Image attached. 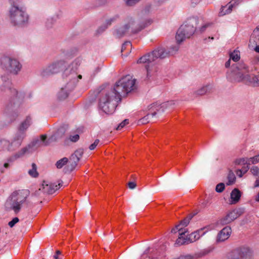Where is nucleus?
Instances as JSON below:
<instances>
[{
	"instance_id": "obj_24",
	"label": "nucleus",
	"mask_w": 259,
	"mask_h": 259,
	"mask_svg": "<svg viewBox=\"0 0 259 259\" xmlns=\"http://www.w3.org/2000/svg\"><path fill=\"white\" fill-rule=\"evenodd\" d=\"M187 231L184 229V231L180 233L178 238L177 239L175 244L180 246L185 244H189L188 235L186 234Z\"/></svg>"
},
{
	"instance_id": "obj_41",
	"label": "nucleus",
	"mask_w": 259,
	"mask_h": 259,
	"mask_svg": "<svg viewBox=\"0 0 259 259\" xmlns=\"http://www.w3.org/2000/svg\"><path fill=\"white\" fill-rule=\"evenodd\" d=\"M127 5L132 6L139 2L140 0H125Z\"/></svg>"
},
{
	"instance_id": "obj_31",
	"label": "nucleus",
	"mask_w": 259,
	"mask_h": 259,
	"mask_svg": "<svg viewBox=\"0 0 259 259\" xmlns=\"http://www.w3.org/2000/svg\"><path fill=\"white\" fill-rule=\"evenodd\" d=\"M210 85H206L204 87H203L199 90H198L196 93L195 95L196 96H202L204 95L205 93H206L208 92V89H210Z\"/></svg>"
},
{
	"instance_id": "obj_8",
	"label": "nucleus",
	"mask_w": 259,
	"mask_h": 259,
	"mask_svg": "<svg viewBox=\"0 0 259 259\" xmlns=\"http://www.w3.org/2000/svg\"><path fill=\"white\" fill-rule=\"evenodd\" d=\"M1 62L4 69L15 74H17L22 67L21 65L17 59L7 56L2 58Z\"/></svg>"
},
{
	"instance_id": "obj_21",
	"label": "nucleus",
	"mask_w": 259,
	"mask_h": 259,
	"mask_svg": "<svg viewBox=\"0 0 259 259\" xmlns=\"http://www.w3.org/2000/svg\"><path fill=\"white\" fill-rule=\"evenodd\" d=\"M238 4L239 2L237 3L236 1H231L226 6H222L219 12V16H223L226 14H230L232 11V8Z\"/></svg>"
},
{
	"instance_id": "obj_40",
	"label": "nucleus",
	"mask_w": 259,
	"mask_h": 259,
	"mask_svg": "<svg viewBox=\"0 0 259 259\" xmlns=\"http://www.w3.org/2000/svg\"><path fill=\"white\" fill-rule=\"evenodd\" d=\"M19 220L18 218H14L11 221H10L8 225L11 227L12 228L14 226V225L19 222Z\"/></svg>"
},
{
	"instance_id": "obj_39",
	"label": "nucleus",
	"mask_w": 259,
	"mask_h": 259,
	"mask_svg": "<svg viewBox=\"0 0 259 259\" xmlns=\"http://www.w3.org/2000/svg\"><path fill=\"white\" fill-rule=\"evenodd\" d=\"M127 124H128V119H124L116 127V130H121L125 125H126Z\"/></svg>"
},
{
	"instance_id": "obj_12",
	"label": "nucleus",
	"mask_w": 259,
	"mask_h": 259,
	"mask_svg": "<svg viewBox=\"0 0 259 259\" xmlns=\"http://www.w3.org/2000/svg\"><path fill=\"white\" fill-rule=\"evenodd\" d=\"M46 139L47 136L46 135H41L40 139L34 140L31 143V145H29L27 147H23L17 152L14 155L15 158L16 159L23 156L28 152L29 148L31 146L36 147L37 148L41 146L47 145L48 143L47 141H46Z\"/></svg>"
},
{
	"instance_id": "obj_49",
	"label": "nucleus",
	"mask_w": 259,
	"mask_h": 259,
	"mask_svg": "<svg viewBox=\"0 0 259 259\" xmlns=\"http://www.w3.org/2000/svg\"><path fill=\"white\" fill-rule=\"evenodd\" d=\"M230 62L231 60L230 59L228 60L226 63H225V67L226 68H228L230 66Z\"/></svg>"
},
{
	"instance_id": "obj_19",
	"label": "nucleus",
	"mask_w": 259,
	"mask_h": 259,
	"mask_svg": "<svg viewBox=\"0 0 259 259\" xmlns=\"http://www.w3.org/2000/svg\"><path fill=\"white\" fill-rule=\"evenodd\" d=\"M231 228L230 227L227 226L224 227L218 233L217 237V242H223L229 238L231 234Z\"/></svg>"
},
{
	"instance_id": "obj_59",
	"label": "nucleus",
	"mask_w": 259,
	"mask_h": 259,
	"mask_svg": "<svg viewBox=\"0 0 259 259\" xmlns=\"http://www.w3.org/2000/svg\"><path fill=\"white\" fill-rule=\"evenodd\" d=\"M257 60L259 61V56L256 57Z\"/></svg>"
},
{
	"instance_id": "obj_3",
	"label": "nucleus",
	"mask_w": 259,
	"mask_h": 259,
	"mask_svg": "<svg viewBox=\"0 0 259 259\" xmlns=\"http://www.w3.org/2000/svg\"><path fill=\"white\" fill-rule=\"evenodd\" d=\"M30 194L28 190H19L14 192L6 202V206L17 213L21 208V205L26 202Z\"/></svg>"
},
{
	"instance_id": "obj_48",
	"label": "nucleus",
	"mask_w": 259,
	"mask_h": 259,
	"mask_svg": "<svg viewBox=\"0 0 259 259\" xmlns=\"http://www.w3.org/2000/svg\"><path fill=\"white\" fill-rule=\"evenodd\" d=\"M259 187V177L257 178L254 184V187Z\"/></svg>"
},
{
	"instance_id": "obj_16",
	"label": "nucleus",
	"mask_w": 259,
	"mask_h": 259,
	"mask_svg": "<svg viewBox=\"0 0 259 259\" xmlns=\"http://www.w3.org/2000/svg\"><path fill=\"white\" fill-rule=\"evenodd\" d=\"M60 188V184H57L55 183L48 184L47 182L44 181L39 190H41L44 193L52 194Z\"/></svg>"
},
{
	"instance_id": "obj_11",
	"label": "nucleus",
	"mask_w": 259,
	"mask_h": 259,
	"mask_svg": "<svg viewBox=\"0 0 259 259\" xmlns=\"http://www.w3.org/2000/svg\"><path fill=\"white\" fill-rule=\"evenodd\" d=\"M172 104H174V102L173 101H170L167 102L166 103H163L161 104H159L156 103L150 105L149 108L148 113L146 116L140 119L139 121V123L141 124H146L148 123V118L150 115H151L152 116H153L155 115L157 111L161 110L162 112H163L164 111L163 108L164 107H167L168 105Z\"/></svg>"
},
{
	"instance_id": "obj_1",
	"label": "nucleus",
	"mask_w": 259,
	"mask_h": 259,
	"mask_svg": "<svg viewBox=\"0 0 259 259\" xmlns=\"http://www.w3.org/2000/svg\"><path fill=\"white\" fill-rule=\"evenodd\" d=\"M136 80L130 75L122 77L113 89H102L99 92V106L108 114L114 112L117 104L127 94L136 89Z\"/></svg>"
},
{
	"instance_id": "obj_54",
	"label": "nucleus",
	"mask_w": 259,
	"mask_h": 259,
	"mask_svg": "<svg viewBox=\"0 0 259 259\" xmlns=\"http://www.w3.org/2000/svg\"><path fill=\"white\" fill-rule=\"evenodd\" d=\"M106 28H107L106 27H105L104 28V29H102V30H101V29H102V28H101H101H99L98 29V32H99L100 31H104V30Z\"/></svg>"
},
{
	"instance_id": "obj_53",
	"label": "nucleus",
	"mask_w": 259,
	"mask_h": 259,
	"mask_svg": "<svg viewBox=\"0 0 259 259\" xmlns=\"http://www.w3.org/2000/svg\"><path fill=\"white\" fill-rule=\"evenodd\" d=\"M255 200L256 201H259V193L256 195L255 197Z\"/></svg>"
},
{
	"instance_id": "obj_7",
	"label": "nucleus",
	"mask_w": 259,
	"mask_h": 259,
	"mask_svg": "<svg viewBox=\"0 0 259 259\" xmlns=\"http://www.w3.org/2000/svg\"><path fill=\"white\" fill-rule=\"evenodd\" d=\"M173 54V51L166 52L163 48H158L152 53H149L141 57L137 61L138 63H149L158 58H165L168 54Z\"/></svg>"
},
{
	"instance_id": "obj_38",
	"label": "nucleus",
	"mask_w": 259,
	"mask_h": 259,
	"mask_svg": "<svg viewBox=\"0 0 259 259\" xmlns=\"http://www.w3.org/2000/svg\"><path fill=\"white\" fill-rule=\"evenodd\" d=\"M132 47V44L130 41L125 42L122 46L121 47V52H123L126 48L128 49H131Z\"/></svg>"
},
{
	"instance_id": "obj_6",
	"label": "nucleus",
	"mask_w": 259,
	"mask_h": 259,
	"mask_svg": "<svg viewBox=\"0 0 259 259\" xmlns=\"http://www.w3.org/2000/svg\"><path fill=\"white\" fill-rule=\"evenodd\" d=\"M198 19L191 18L188 19L178 30L176 39L178 44L192 35L196 30Z\"/></svg>"
},
{
	"instance_id": "obj_18",
	"label": "nucleus",
	"mask_w": 259,
	"mask_h": 259,
	"mask_svg": "<svg viewBox=\"0 0 259 259\" xmlns=\"http://www.w3.org/2000/svg\"><path fill=\"white\" fill-rule=\"evenodd\" d=\"M15 140L13 139L11 142L9 141L3 139L0 140V151L7 150L8 151H14L19 147H16L14 145Z\"/></svg>"
},
{
	"instance_id": "obj_2",
	"label": "nucleus",
	"mask_w": 259,
	"mask_h": 259,
	"mask_svg": "<svg viewBox=\"0 0 259 259\" xmlns=\"http://www.w3.org/2000/svg\"><path fill=\"white\" fill-rule=\"evenodd\" d=\"M227 77L232 82L243 81L253 86H259V75L253 76L249 74L248 69L243 63L239 64L231 72H228Z\"/></svg>"
},
{
	"instance_id": "obj_51",
	"label": "nucleus",
	"mask_w": 259,
	"mask_h": 259,
	"mask_svg": "<svg viewBox=\"0 0 259 259\" xmlns=\"http://www.w3.org/2000/svg\"><path fill=\"white\" fill-rule=\"evenodd\" d=\"M254 50L256 52L259 53V45L256 46L254 48Z\"/></svg>"
},
{
	"instance_id": "obj_10",
	"label": "nucleus",
	"mask_w": 259,
	"mask_h": 259,
	"mask_svg": "<svg viewBox=\"0 0 259 259\" xmlns=\"http://www.w3.org/2000/svg\"><path fill=\"white\" fill-rule=\"evenodd\" d=\"M228 259H252L251 250L247 247H240L230 252Z\"/></svg>"
},
{
	"instance_id": "obj_50",
	"label": "nucleus",
	"mask_w": 259,
	"mask_h": 259,
	"mask_svg": "<svg viewBox=\"0 0 259 259\" xmlns=\"http://www.w3.org/2000/svg\"><path fill=\"white\" fill-rule=\"evenodd\" d=\"M201 0H191L192 3L195 4V5L198 3Z\"/></svg>"
},
{
	"instance_id": "obj_29",
	"label": "nucleus",
	"mask_w": 259,
	"mask_h": 259,
	"mask_svg": "<svg viewBox=\"0 0 259 259\" xmlns=\"http://www.w3.org/2000/svg\"><path fill=\"white\" fill-rule=\"evenodd\" d=\"M228 182H227V185H231L234 184L236 181V177L233 172L230 170L229 172L227 177Z\"/></svg>"
},
{
	"instance_id": "obj_55",
	"label": "nucleus",
	"mask_w": 259,
	"mask_h": 259,
	"mask_svg": "<svg viewBox=\"0 0 259 259\" xmlns=\"http://www.w3.org/2000/svg\"><path fill=\"white\" fill-rule=\"evenodd\" d=\"M174 52H176L178 50V47H175L172 48Z\"/></svg>"
},
{
	"instance_id": "obj_14",
	"label": "nucleus",
	"mask_w": 259,
	"mask_h": 259,
	"mask_svg": "<svg viewBox=\"0 0 259 259\" xmlns=\"http://www.w3.org/2000/svg\"><path fill=\"white\" fill-rule=\"evenodd\" d=\"M66 67V63L63 60L54 62L49 65L44 71V75H49L59 72Z\"/></svg>"
},
{
	"instance_id": "obj_52",
	"label": "nucleus",
	"mask_w": 259,
	"mask_h": 259,
	"mask_svg": "<svg viewBox=\"0 0 259 259\" xmlns=\"http://www.w3.org/2000/svg\"><path fill=\"white\" fill-rule=\"evenodd\" d=\"M146 68L147 69V75H149L150 73V70L149 68V67H148L147 66H146Z\"/></svg>"
},
{
	"instance_id": "obj_9",
	"label": "nucleus",
	"mask_w": 259,
	"mask_h": 259,
	"mask_svg": "<svg viewBox=\"0 0 259 259\" xmlns=\"http://www.w3.org/2000/svg\"><path fill=\"white\" fill-rule=\"evenodd\" d=\"M30 123L31 118L29 116H28L20 125L17 132L15 134L14 137L15 140L14 145L16 147H20L21 146L26 136V131L30 125Z\"/></svg>"
},
{
	"instance_id": "obj_44",
	"label": "nucleus",
	"mask_w": 259,
	"mask_h": 259,
	"mask_svg": "<svg viewBox=\"0 0 259 259\" xmlns=\"http://www.w3.org/2000/svg\"><path fill=\"white\" fill-rule=\"evenodd\" d=\"M61 255V252L60 250H57L55 254L54 255V259H61L62 257L60 256Z\"/></svg>"
},
{
	"instance_id": "obj_13",
	"label": "nucleus",
	"mask_w": 259,
	"mask_h": 259,
	"mask_svg": "<svg viewBox=\"0 0 259 259\" xmlns=\"http://www.w3.org/2000/svg\"><path fill=\"white\" fill-rule=\"evenodd\" d=\"M243 212L242 209L240 208L229 211L225 216L219 220V223L222 225L228 224L238 218Z\"/></svg>"
},
{
	"instance_id": "obj_56",
	"label": "nucleus",
	"mask_w": 259,
	"mask_h": 259,
	"mask_svg": "<svg viewBox=\"0 0 259 259\" xmlns=\"http://www.w3.org/2000/svg\"><path fill=\"white\" fill-rule=\"evenodd\" d=\"M4 166L5 168H8L9 166V164L8 163H5Z\"/></svg>"
},
{
	"instance_id": "obj_43",
	"label": "nucleus",
	"mask_w": 259,
	"mask_h": 259,
	"mask_svg": "<svg viewBox=\"0 0 259 259\" xmlns=\"http://www.w3.org/2000/svg\"><path fill=\"white\" fill-rule=\"evenodd\" d=\"M79 136L77 134L70 136V140L73 142H75L79 140Z\"/></svg>"
},
{
	"instance_id": "obj_22",
	"label": "nucleus",
	"mask_w": 259,
	"mask_h": 259,
	"mask_svg": "<svg viewBox=\"0 0 259 259\" xmlns=\"http://www.w3.org/2000/svg\"><path fill=\"white\" fill-rule=\"evenodd\" d=\"M192 217L190 215L188 216L183 220L181 221L180 224L176 226L175 228L172 229L171 232L172 233H176L179 232V234L182 231H184L183 227H186L189 224L190 220L191 219Z\"/></svg>"
},
{
	"instance_id": "obj_33",
	"label": "nucleus",
	"mask_w": 259,
	"mask_h": 259,
	"mask_svg": "<svg viewBox=\"0 0 259 259\" xmlns=\"http://www.w3.org/2000/svg\"><path fill=\"white\" fill-rule=\"evenodd\" d=\"M68 92L64 88H62L61 91L58 93V98L60 100L66 99L68 96Z\"/></svg>"
},
{
	"instance_id": "obj_20",
	"label": "nucleus",
	"mask_w": 259,
	"mask_h": 259,
	"mask_svg": "<svg viewBox=\"0 0 259 259\" xmlns=\"http://www.w3.org/2000/svg\"><path fill=\"white\" fill-rule=\"evenodd\" d=\"M235 162L237 165L255 164L259 162V154L250 158H242L237 159Z\"/></svg>"
},
{
	"instance_id": "obj_23",
	"label": "nucleus",
	"mask_w": 259,
	"mask_h": 259,
	"mask_svg": "<svg viewBox=\"0 0 259 259\" xmlns=\"http://www.w3.org/2000/svg\"><path fill=\"white\" fill-rule=\"evenodd\" d=\"M1 90L7 92L8 94L17 97L18 92L16 89L12 88V83L10 81H5L4 84L1 87Z\"/></svg>"
},
{
	"instance_id": "obj_37",
	"label": "nucleus",
	"mask_w": 259,
	"mask_h": 259,
	"mask_svg": "<svg viewBox=\"0 0 259 259\" xmlns=\"http://www.w3.org/2000/svg\"><path fill=\"white\" fill-rule=\"evenodd\" d=\"M250 171L253 176H257L259 173V169L257 166H253L250 168Z\"/></svg>"
},
{
	"instance_id": "obj_35",
	"label": "nucleus",
	"mask_w": 259,
	"mask_h": 259,
	"mask_svg": "<svg viewBox=\"0 0 259 259\" xmlns=\"http://www.w3.org/2000/svg\"><path fill=\"white\" fill-rule=\"evenodd\" d=\"M212 26H213V23H209V22L206 23H205L204 24H203V25H202V26L200 28L199 31H200L201 32H204V31H205V30L206 29V28H209V27H211Z\"/></svg>"
},
{
	"instance_id": "obj_47",
	"label": "nucleus",
	"mask_w": 259,
	"mask_h": 259,
	"mask_svg": "<svg viewBox=\"0 0 259 259\" xmlns=\"http://www.w3.org/2000/svg\"><path fill=\"white\" fill-rule=\"evenodd\" d=\"M236 174L237 175V176L239 177H242V176L244 174H243V172H242V170H241V169H238L237 171H236Z\"/></svg>"
},
{
	"instance_id": "obj_42",
	"label": "nucleus",
	"mask_w": 259,
	"mask_h": 259,
	"mask_svg": "<svg viewBox=\"0 0 259 259\" xmlns=\"http://www.w3.org/2000/svg\"><path fill=\"white\" fill-rule=\"evenodd\" d=\"M99 143V140L97 139L95 141V142H94V143H93L92 144H91L90 147H89V148L91 150H93L94 149H95L96 148V147H97V146L98 145Z\"/></svg>"
},
{
	"instance_id": "obj_27",
	"label": "nucleus",
	"mask_w": 259,
	"mask_h": 259,
	"mask_svg": "<svg viewBox=\"0 0 259 259\" xmlns=\"http://www.w3.org/2000/svg\"><path fill=\"white\" fill-rule=\"evenodd\" d=\"M241 196V191L237 188L234 189L231 193V199L232 203L235 204L237 203Z\"/></svg>"
},
{
	"instance_id": "obj_15",
	"label": "nucleus",
	"mask_w": 259,
	"mask_h": 259,
	"mask_svg": "<svg viewBox=\"0 0 259 259\" xmlns=\"http://www.w3.org/2000/svg\"><path fill=\"white\" fill-rule=\"evenodd\" d=\"M83 154V149H78L71 155L70 158L69 163L67 165L68 169L69 171H71L74 169Z\"/></svg>"
},
{
	"instance_id": "obj_28",
	"label": "nucleus",
	"mask_w": 259,
	"mask_h": 259,
	"mask_svg": "<svg viewBox=\"0 0 259 259\" xmlns=\"http://www.w3.org/2000/svg\"><path fill=\"white\" fill-rule=\"evenodd\" d=\"M254 38L259 41V26L253 30V33L251 35L249 42L251 43V41L253 40L255 42V44H257V42L254 39Z\"/></svg>"
},
{
	"instance_id": "obj_45",
	"label": "nucleus",
	"mask_w": 259,
	"mask_h": 259,
	"mask_svg": "<svg viewBox=\"0 0 259 259\" xmlns=\"http://www.w3.org/2000/svg\"><path fill=\"white\" fill-rule=\"evenodd\" d=\"M137 185L136 183L133 182H130L128 183V186L129 188L133 189L136 188Z\"/></svg>"
},
{
	"instance_id": "obj_4",
	"label": "nucleus",
	"mask_w": 259,
	"mask_h": 259,
	"mask_svg": "<svg viewBox=\"0 0 259 259\" xmlns=\"http://www.w3.org/2000/svg\"><path fill=\"white\" fill-rule=\"evenodd\" d=\"M18 0H10L12 7L9 12L11 23L14 26H22L28 21V17L22 8H20L17 2Z\"/></svg>"
},
{
	"instance_id": "obj_32",
	"label": "nucleus",
	"mask_w": 259,
	"mask_h": 259,
	"mask_svg": "<svg viewBox=\"0 0 259 259\" xmlns=\"http://www.w3.org/2000/svg\"><path fill=\"white\" fill-rule=\"evenodd\" d=\"M68 161V158L66 157H64L60 160L57 161L56 163V167L58 168H62L65 164H66Z\"/></svg>"
},
{
	"instance_id": "obj_25",
	"label": "nucleus",
	"mask_w": 259,
	"mask_h": 259,
	"mask_svg": "<svg viewBox=\"0 0 259 259\" xmlns=\"http://www.w3.org/2000/svg\"><path fill=\"white\" fill-rule=\"evenodd\" d=\"M204 234L203 230L201 229L192 232L190 234H187L189 243L195 242L199 239L200 236L203 235Z\"/></svg>"
},
{
	"instance_id": "obj_46",
	"label": "nucleus",
	"mask_w": 259,
	"mask_h": 259,
	"mask_svg": "<svg viewBox=\"0 0 259 259\" xmlns=\"http://www.w3.org/2000/svg\"><path fill=\"white\" fill-rule=\"evenodd\" d=\"M246 166H244L241 169V170H242V172L243 174H245L249 169L248 165L249 164H246Z\"/></svg>"
},
{
	"instance_id": "obj_30",
	"label": "nucleus",
	"mask_w": 259,
	"mask_h": 259,
	"mask_svg": "<svg viewBox=\"0 0 259 259\" xmlns=\"http://www.w3.org/2000/svg\"><path fill=\"white\" fill-rule=\"evenodd\" d=\"M31 169L29 170L28 171L29 175L33 178L37 177L38 176V173L37 171L36 165L35 163H33L31 165Z\"/></svg>"
},
{
	"instance_id": "obj_26",
	"label": "nucleus",
	"mask_w": 259,
	"mask_h": 259,
	"mask_svg": "<svg viewBox=\"0 0 259 259\" xmlns=\"http://www.w3.org/2000/svg\"><path fill=\"white\" fill-rule=\"evenodd\" d=\"M66 132V130L64 127H60L58 130L49 139V140L57 141L58 139L62 138Z\"/></svg>"
},
{
	"instance_id": "obj_34",
	"label": "nucleus",
	"mask_w": 259,
	"mask_h": 259,
	"mask_svg": "<svg viewBox=\"0 0 259 259\" xmlns=\"http://www.w3.org/2000/svg\"><path fill=\"white\" fill-rule=\"evenodd\" d=\"M230 59H232L234 61L237 62L240 59V53L239 51H234L230 55Z\"/></svg>"
},
{
	"instance_id": "obj_36",
	"label": "nucleus",
	"mask_w": 259,
	"mask_h": 259,
	"mask_svg": "<svg viewBox=\"0 0 259 259\" xmlns=\"http://www.w3.org/2000/svg\"><path fill=\"white\" fill-rule=\"evenodd\" d=\"M225 189V185L224 183H221L218 184L215 187L217 192L221 193Z\"/></svg>"
},
{
	"instance_id": "obj_58",
	"label": "nucleus",
	"mask_w": 259,
	"mask_h": 259,
	"mask_svg": "<svg viewBox=\"0 0 259 259\" xmlns=\"http://www.w3.org/2000/svg\"><path fill=\"white\" fill-rule=\"evenodd\" d=\"M113 21V19H112L110 20V23H109V25H110L111 24V21Z\"/></svg>"
},
{
	"instance_id": "obj_5",
	"label": "nucleus",
	"mask_w": 259,
	"mask_h": 259,
	"mask_svg": "<svg viewBox=\"0 0 259 259\" xmlns=\"http://www.w3.org/2000/svg\"><path fill=\"white\" fill-rule=\"evenodd\" d=\"M152 23V20L150 19H147L140 21L138 23H136L132 18H131L128 23L123 27L116 31V35L117 37H120L126 34L130 30H131V32L132 33H138L151 25Z\"/></svg>"
},
{
	"instance_id": "obj_17",
	"label": "nucleus",
	"mask_w": 259,
	"mask_h": 259,
	"mask_svg": "<svg viewBox=\"0 0 259 259\" xmlns=\"http://www.w3.org/2000/svg\"><path fill=\"white\" fill-rule=\"evenodd\" d=\"M80 64V61L79 59H76L65 69L64 74L66 75H71V78H75L77 74V70Z\"/></svg>"
},
{
	"instance_id": "obj_57",
	"label": "nucleus",
	"mask_w": 259,
	"mask_h": 259,
	"mask_svg": "<svg viewBox=\"0 0 259 259\" xmlns=\"http://www.w3.org/2000/svg\"><path fill=\"white\" fill-rule=\"evenodd\" d=\"M77 78L79 79H81L82 78V75H77Z\"/></svg>"
}]
</instances>
